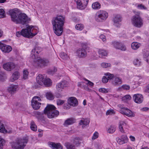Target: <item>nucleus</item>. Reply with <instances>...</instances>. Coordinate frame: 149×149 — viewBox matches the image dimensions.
Masks as SVG:
<instances>
[{
  "mask_svg": "<svg viewBox=\"0 0 149 149\" xmlns=\"http://www.w3.org/2000/svg\"><path fill=\"white\" fill-rule=\"evenodd\" d=\"M115 113V112L113 110H109L107 111L106 114L107 115H111Z\"/></svg>",
  "mask_w": 149,
  "mask_h": 149,
  "instance_id": "51",
  "label": "nucleus"
},
{
  "mask_svg": "<svg viewBox=\"0 0 149 149\" xmlns=\"http://www.w3.org/2000/svg\"><path fill=\"white\" fill-rule=\"evenodd\" d=\"M32 100L33 101H34L37 102H40L41 101V99L38 96H35L33 98H32Z\"/></svg>",
  "mask_w": 149,
  "mask_h": 149,
  "instance_id": "50",
  "label": "nucleus"
},
{
  "mask_svg": "<svg viewBox=\"0 0 149 149\" xmlns=\"http://www.w3.org/2000/svg\"><path fill=\"white\" fill-rule=\"evenodd\" d=\"M105 75L108 79H111L114 77L113 74H111L109 73L108 72L105 74Z\"/></svg>",
  "mask_w": 149,
  "mask_h": 149,
  "instance_id": "40",
  "label": "nucleus"
},
{
  "mask_svg": "<svg viewBox=\"0 0 149 149\" xmlns=\"http://www.w3.org/2000/svg\"><path fill=\"white\" fill-rule=\"evenodd\" d=\"M88 1V0H78L76 1L77 8L81 10L84 9L87 6Z\"/></svg>",
  "mask_w": 149,
  "mask_h": 149,
  "instance_id": "12",
  "label": "nucleus"
},
{
  "mask_svg": "<svg viewBox=\"0 0 149 149\" xmlns=\"http://www.w3.org/2000/svg\"><path fill=\"white\" fill-rule=\"evenodd\" d=\"M132 22L133 25L138 28H140L143 25V20L138 15L133 16Z\"/></svg>",
  "mask_w": 149,
  "mask_h": 149,
  "instance_id": "9",
  "label": "nucleus"
},
{
  "mask_svg": "<svg viewBox=\"0 0 149 149\" xmlns=\"http://www.w3.org/2000/svg\"><path fill=\"white\" fill-rule=\"evenodd\" d=\"M0 49L4 53H9L12 50L11 47L0 42Z\"/></svg>",
  "mask_w": 149,
  "mask_h": 149,
  "instance_id": "16",
  "label": "nucleus"
},
{
  "mask_svg": "<svg viewBox=\"0 0 149 149\" xmlns=\"http://www.w3.org/2000/svg\"><path fill=\"white\" fill-rule=\"evenodd\" d=\"M123 126H121V125H119V128L120 130V131L122 133H124V131L123 130Z\"/></svg>",
  "mask_w": 149,
  "mask_h": 149,
  "instance_id": "61",
  "label": "nucleus"
},
{
  "mask_svg": "<svg viewBox=\"0 0 149 149\" xmlns=\"http://www.w3.org/2000/svg\"><path fill=\"white\" fill-rule=\"evenodd\" d=\"M69 104L68 102V103L65 104L63 106V108L65 109H69L70 108V106L69 105Z\"/></svg>",
  "mask_w": 149,
  "mask_h": 149,
  "instance_id": "58",
  "label": "nucleus"
},
{
  "mask_svg": "<svg viewBox=\"0 0 149 149\" xmlns=\"http://www.w3.org/2000/svg\"><path fill=\"white\" fill-rule=\"evenodd\" d=\"M77 56L79 58H84L86 56L87 52L85 49L83 48H79L76 52Z\"/></svg>",
  "mask_w": 149,
  "mask_h": 149,
  "instance_id": "15",
  "label": "nucleus"
},
{
  "mask_svg": "<svg viewBox=\"0 0 149 149\" xmlns=\"http://www.w3.org/2000/svg\"><path fill=\"white\" fill-rule=\"evenodd\" d=\"M101 66L103 68H106L107 67H110L111 66V65L109 63H102L101 64Z\"/></svg>",
  "mask_w": 149,
  "mask_h": 149,
  "instance_id": "46",
  "label": "nucleus"
},
{
  "mask_svg": "<svg viewBox=\"0 0 149 149\" xmlns=\"http://www.w3.org/2000/svg\"><path fill=\"white\" fill-rule=\"evenodd\" d=\"M49 146L53 149H63V147L60 143H56L53 142H48Z\"/></svg>",
  "mask_w": 149,
  "mask_h": 149,
  "instance_id": "22",
  "label": "nucleus"
},
{
  "mask_svg": "<svg viewBox=\"0 0 149 149\" xmlns=\"http://www.w3.org/2000/svg\"><path fill=\"white\" fill-rule=\"evenodd\" d=\"M15 67L14 63L9 62L4 63L3 65V68L5 70L10 71L13 69Z\"/></svg>",
  "mask_w": 149,
  "mask_h": 149,
  "instance_id": "17",
  "label": "nucleus"
},
{
  "mask_svg": "<svg viewBox=\"0 0 149 149\" xmlns=\"http://www.w3.org/2000/svg\"><path fill=\"white\" fill-rule=\"evenodd\" d=\"M116 130V127L113 125H111L108 128L107 132L109 133H113Z\"/></svg>",
  "mask_w": 149,
  "mask_h": 149,
  "instance_id": "34",
  "label": "nucleus"
},
{
  "mask_svg": "<svg viewBox=\"0 0 149 149\" xmlns=\"http://www.w3.org/2000/svg\"><path fill=\"white\" fill-rule=\"evenodd\" d=\"M130 140L132 141H134L135 140V138L132 136H130Z\"/></svg>",
  "mask_w": 149,
  "mask_h": 149,
  "instance_id": "64",
  "label": "nucleus"
},
{
  "mask_svg": "<svg viewBox=\"0 0 149 149\" xmlns=\"http://www.w3.org/2000/svg\"><path fill=\"white\" fill-rule=\"evenodd\" d=\"M75 122V120L72 118H70L67 119L65 121L64 125L67 126L68 125H71Z\"/></svg>",
  "mask_w": 149,
  "mask_h": 149,
  "instance_id": "28",
  "label": "nucleus"
},
{
  "mask_svg": "<svg viewBox=\"0 0 149 149\" xmlns=\"http://www.w3.org/2000/svg\"><path fill=\"white\" fill-rule=\"evenodd\" d=\"M28 141V139L26 137L18 138L15 142L12 143L11 146L14 149H24Z\"/></svg>",
  "mask_w": 149,
  "mask_h": 149,
  "instance_id": "5",
  "label": "nucleus"
},
{
  "mask_svg": "<svg viewBox=\"0 0 149 149\" xmlns=\"http://www.w3.org/2000/svg\"><path fill=\"white\" fill-rule=\"evenodd\" d=\"M90 121L87 119H85L83 120H80L79 124L80 125H83V127H85L88 125Z\"/></svg>",
  "mask_w": 149,
  "mask_h": 149,
  "instance_id": "32",
  "label": "nucleus"
},
{
  "mask_svg": "<svg viewBox=\"0 0 149 149\" xmlns=\"http://www.w3.org/2000/svg\"><path fill=\"white\" fill-rule=\"evenodd\" d=\"M42 50V49L40 47L36 46L31 51L32 53H34L32 57L33 58H35L33 60V65L36 67H42L47 65L49 63V61L47 59L45 58H42L40 57H37V58H36L35 56L36 54H38Z\"/></svg>",
  "mask_w": 149,
  "mask_h": 149,
  "instance_id": "3",
  "label": "nucleus"
},
{
  "mask_svg": "<svg viewBox=\"0 0 149 149\" xmlns=\"http://www.w3.org/2000/svg\"><path fill=\"white\" fill-rule=\"evenodd\" d=\"M121 17L120 15H116L113 19L114 25L117 27H119V23L121 21Z\"/></svg>",
  "mask_w": 149,
  "mask_h": 149,
  "instance_id": "23",
  "label": "nucleus"
},
{
  "mask_svg": "<svg viewBox=\"0 0 149 149\" xmlns=\"http://www.w3.org/2000/svg\"><path fill=\"white\" fill-rule=\"evenodd\" d=\"M19 76L20 74L19 72L17 71H15L13 74L10 78V81L12 82H13L15 80H17L19 78Z\"/></svg>",
  "mask_w": 149,
  "mask_h": 149,
  "instance_id": "26",
  "label": "nucleus"
},
{
  "mask_svg": "<svg viewBox=\"0 0 149 149\" xmlns=\"http://www.w3.org/2000/svg\"><path fill=\"white\" fill-rule=\"evenodd\" d=\"M112 44L113 46L116 49L124 51L126 50V47L121 42L114 41L112 42Z\"/></svg>",
  "mask_w": 149,
  "mask_h": 149,
  "instance_id": "14",
  "label": "nucleus"
},
{
  "mask_svg": "<svg viewBox=\"0 0 149 149\" xmlns=\"http://www.w3.org/2000/svg\"><path fill=\"white\" fill-rule=\"evenodd\" d=\"M56 109L54 105L48 104L44 109V113L49 118L57 117L59 115V112Z\"/></svg>",
  "mask_w": 149,
  "mask_h": 149,
  "instance_id": "4",
  "label": "nucleus"
},
{
  "mask_svg": "<svg viewBox=\"0 0 149 149\" xmlns=\"http://www.w3.org/2000/svg\"><path fill=\"white\" fill-rule=\"evenodd\" d=\"M81 46L82 47V48L87 49L88 48V44L87 43H82Z\"/></svg>",
  "mask_w": 149,
  "mask_h": 149,
  "instance_id": "55",
  "label": "nucleus"
},
{
  "mask_svg": "<svg viewBox=\"0 0 149 149\" xmlns=\"http://www.w3.org/2000/svg\"><path fill=\"white\" fill-rule=\"evenodd\" d=\"M84 28V26L81 24H77L75 26V28L79 30H81Z\"/></svg>",
  "mask_w": 149,
  "mask_h": 149,
  "instance_id": "41",
  "label": "nucleus"
},
{
  "mask_svg": "<svg viewBox=\"0 0 149 149\" xmlns=\"http://www.w3.org/2000/svg\"><path fill=\"white\" fill-rule=\"evenodd\" d=\"M134 64L137 66H139L141 64V61L138 59H135L133 62Z\"/></svg>",
  "mask_w": 149,
  "mask_h": 149,
  "instance_id": "42",
  "label": "nucleus"
},
{
  "mask_svg": "<svg viewBox=\"0 0 149 149\" xmlns=\"http://www.w3.org/2000/svg\"><path fill=\"white\" fill-rule=\"evenodd\" d=\"M82 141V139L79 137H76L74 140L73 143L76 146H78Z\"/></svg>",
  "mask_w": 149,
  "mask_h": 149,
  "instance_id": "29",
  "label": "nucleus"
},
{
  "mask_svg": "<svg viewBox=\"0 0 149 149\" xmlns=\"http://www.w3.org/2000/svg\"><path fill=\"white\" fill-rule=\"evenodd\" d=\"M36 80L38 84L41 86L44 85L49 86L52 84L51 80L49 78H45L43 76L40 74L36 77Z\"/></svg>",
  "mask_w": 149,
  "mask_h": 149,
  "instance_id": "7",
  "label": "nucleus"
},
{
  "mask_svg": "<svg viewBox=\"0 0 149 149\" xmlns=\"http://www.w3.org/2000/svg\"><path fill=\"white\" fill-rule=\"evenodd\" d=\"M68 82L66 81H62L56 85V88L58 91L61 92L62 91L61 89H63L68 86Z\"/></svg>",
  "mask_w": 149,
  "mask_h": 149,
  "instance_id": "20",
  "label": "nucleus"
},
{
  "mask_svg": "<svg viewBox=\"0 0 149 149\" xmlns=\"http://www.w3.org/2000/svg\"><path fill=\"white\" fill-rule=\"evenodd\" d=\"M131 99V97L130 95H125L122 98V100L123 101H125L127 100H130Z\"/></svg>",
  "mask_w": 149,
  "mask_h": 149,
  "instance_id": "47",
  "label": "nucleus"
},
{
  "mask_svg": "<svg viewBox=\"0 0 149 149\" xmlns=\"http://www.w3.org/2000/svg\"><path fill=\"white\" fill-rule=\"evenodd\" d=\"M133 98L134 101L137 103H141L143 101V97L141 94H137L134 95Z\"/></svg>",
  "mask_w": 149,
  "mask_h": 149,
  "instance_id": "18",
  "label": "nucleus"
},
{
  "mask_svg": "<svg viewBox=\"0 0 149 149\" xmlns=\"http://www.w3.org/2000/svg\"><path fill=\"white\" fill-rule=\"evenodd\" d=\"M119 125H121L122 126L124 127V126L126 125V124L125 122L123 121H120L119 122Z\"/></svg>",
  "mask_w": 149,
  "mask_h": 149,
  "instance_id": "62",
  "label": "nucleus"
},
{
  "mask_svg": "<svg viewBox=\"0 0 149 149\" xmlns=\"http://www.w3.org/2000/svg\"><path fill=\"white\" fill-rule=\"evenodd\" d=\"M64 146L67 149H76L75 146L73 144L69 142H66L64 144Z\"/></svg>",
  "mask_w": 149,
  "mask_h": 149,
  "instance_id": "31",
  "label": "nucleus"
},
{
  "mask_svg": "<svg viewBox=\"0 0 149 149\" xmlns=\"http://www.w3.org/2000/svg\"><path fill=\"white\" fill-rule=\"evenodd\" d=\"M12 21L17 24H26L28 21V17L24 13H19L18 9L15 8L8 11Z\"/></svg>",
  "mask_w": 149,
  "mask_h": 149,
  "instance_id": "1",
  "label": "nucleus"
},
{
  "mask_svg": "<svg viewBox=\"0 0 149 149\" xmlns=\"http://www.w3.org/2000/svg\"><path fill=\"white\" fill-rule=\"evenodd\" d=\"M33 114H34V116L36 117L39 121L43 123L45 122V118L44 116V114H45L44 113V110L43 112L34 111Z\"/></svg>",
  "mask_w": 149,
  "mask_h": 149,
  "instance_id": "11",
  "label": "nucleus"
},
{
  "mask_svg": "<svg viewBox=\"0 0 149 149\" xmlns=\"http://www.w3.org/2000/svg\"><path fill=\"white\" fill-rule=\"evenodd\" d=\"M116 140L118 143L120 145L126 143L128 141V139L127 136L124 135H122L120 138H116Z\"/></svg>",
  "mask_w": 149,
  "mask_h": 149,
  "instance_id": "19",
  "label": "nucleus"
},
{
  "mask_svg": "<svg viewBox=\"0 0 149 149\" xmlns=\"http://www.w3.org/2000/svg\"><path fill=\"white\" fill-rule=\"evenodd\" d=\"M98 53L100 55H101L102 56H107V52L104 49H99Z\"/></svg>",
  "mask_w": 149,
  "mask_h": 149,
  "instance_id": "38",
  "label": "nucleus"
},
{
  "mask_svg": "<svg viewBox=\"0 0 149 149\" xmlns=\"http://www.w3.org/2000/svg\"><path fill=\"white\" fill-rule=\"evenodd\" d=\"M145 91L147 93H149V85H148L145 89Z\"/></svg>",
  "mask_w": 149,
  "mask_h": 149,
  "instance_id": "63",
  "label": "nucleus"
},
{
  "mask_svg": "<svg viewBox=\"0 0 149 149\" xmlns=\"http://www.w3.org/2000/svg\"><path fill=\"white\" fill-rule=\"evenodd\" d=\"M122 87L124 90H129L130 88V86L126 84L123 85L122 86Z\"/></svg>",
  "mask_w": 149,
  "mask_h": 149,
  "instance_id": "54",
  "label": "nucleus"
},
{
  "mask_svg": "<svg viewBox=\"0 0 149 149\" xmlns=\"http://www.w3.org/2000/svg\"><path fill=\"white\" fill-rule=\"evenodd\" d=\"M99 91L100 92H101L103 93H106L108 92L107 90L104 88H100L99 89Z\"/></svg>",
  "mask_w": 149,
  "mask_h": 149,
  "instance_id": "52",
  "label": "nucleus"
},
{
  "mask_svg": "<svg viewBox=\"0 0 149 149\" xmlns=\"http://www.w3.org/2000/svg\"><path fill=\"white\" fill-rule=\"evenodd\" d=\"M100 39H102V41L105 42H106V38L105 36L103 34H101V35L100 36Z\"/></svg>",
  "mask_w": 149,
  "mask_h": 149,
  "instance_id": "56",
  "label": "nucleus"
},
{
  "mask_svg": "<svg viewBox=\"0 0 149 149\" xmlns=\"http://www.w3.org/2000/svg\"><path fill=\"white\" fill-rule=\"evenodd\" d=\"M18 86L15 85H11L8 88V90L11 94H13L17 90Z\"/></svg>",
  "mask_w": 149,
  "mask_h": 149,
  "instance_id": "27",
  "label": "nucleus"
},
{
  "mask_svg": "<svg viewBox=\"0 0 149 149\" xmlns=\"http://www.w3.org/2000/svg\"><path fill=\"white\" fill-rule=\"evenodd\" d=\"M30 128L32 130L36 131L37 130V127L33 121H32L31 123Z\"/></svg>",
  "mask_w": 149,
  "mask_h": 149,
  "instance_id": "36",
  "label": "nucleus"
},
{
  "mask_svg": "<svg viewBox=\"0 0 149 149\" xmlns=\"http://www.w3.org/2000/svg\"><path fill=\"white\" fill-rule=\"evenodd\" d=\"M98 133L97 132H95L94 133L93 136L92 137V139L93 140H94L97 138L98 137Z\"/></svg>",
  "mask_w": 149,
  "mask_h": 149,
  "instance_id": "53",
  "label": "nucleus"
},
{
  "mask_svg": "<svg viewBox=\"0 0 149 149\" xmlns=\"http://www.w3.org/2000/svg\"><path fill=\"white\" fill-rule=\"evenodd\" d=\"M112 83L114 86H118L122 84V80L120 77H114L113 79Z\"/></svg>",
  "mask_w": 149,
  "mask_h": 149,
  "instance_id": "24",
  "label": "nucleus"
},
{
  "mask_svg": "<svg viewBox=\"0 0 149 149\" xmlns=\"http://www.w3.org/2000/svg\"><path fill=\"white\" fill-rule=\"evenodd\" d=\"M5 143L4 140L0 137V149H2V146Z\"/></svg>",
  "mask_w": 149,
  "mask_h": 149,
  "instance_id": "49",
  "label": "nucleus"
},
{
  "mask_svg": "<svg viewBox=\"0 0 149 149\" xmlns=\"http://www.w3.org/2000/svg\"><path fill=\"white\" fill-rule=\"evenodd\" d=\"M92 7L93 9L97 10L100 8L101 5L100 3L98 2H96L93 3Z\"/></svg>",
  "mask_w": 149,
  "mask_h": 149,
  "instance_id": "30",
  "label": "nucleus"
},
{
  "mask_svg": "<svg viewBox=\"0 0 149 149\" xmlns=\"http://www.w3.org/2000/svg\"><path fill=\"white\" fill-rule=\"evenodd\" d=\"M140 45L139 43L136 42H134L132 43L131 47L133 49L136 50L140 47Z\"/></svg>",
  "mask_w": 149,
  "mask_h": 149,
  "instance_id": "33",
  "label": "nucleus"
},
{
  "mask_svg": "<svg viewBox=\"0 0 149 149\" xmlns=\"http://www.w3.org/2000/svg\"><path fill=\"white\" fill-rule=\"evenodd\" d=\"M65 102V100L60 99H58L56 101L57 104L58 105H61L63 104Z\"/></svg>",
  "mask_w": 149,
  "mask_h": 149,
  "instance_id": "48",
  "label": "nucleus"
},
{
  "mask_svg": "<svg viewBox=\"0 0 149 149\" xmlns=\"http://www.w3.org/2000/svg\"><path fill=\"white\" fill-rule=\"evenodd\" d=\"M68 102L70 106L73 107L77 106L78 104V101L75 97H71L68 100Z\"/></svg>",
  "mask_w": 149,
  "mask_h": 149,
  "instance_id": "21",
  "label": "nucleus"
},
{
  "mask_svg": "<svg viewBox=\"0 0 149 149\" xmlns=\"http://www.w3.org/2000/svg\"><path fill=\"white\" fill-rule=\"evenodd\" d=\"M31 105L33 108L35 110H37L39 109L40 107L41 103L38 102L31 100Z\"/></svg>",
  "mask_w": 149,
  "mask_h": 149,
  "instance_id": "25",
  "label": "nucleus"
},
{
  "mask_svg": "<svg viewBox=\"0 0 149 149\" xmlns=\"http://www.w3.org/2000/svg\"><path fill=\"white\" fill-rule=\"evenodd\" d=\"M138 7L139 9H146V8L142 4L138 5Z\"/></svg>",
  "mask_w": 149,
  "mask_h": 149,
  "instance_id": "57",
  "label": "nucleus"
},
{
  "mask_svg": "<svg viewBox=\"0 0 149 149\" xmlns=\"http://www.w3.org/2000/svg\"><path fill=\"white\" fill-rule=\"evenodd\" d=\"M46 95L47 99L48 100H52L54 99L53 95L51 93H47Z\"/></svg>",
  "mask_w": 149,
  "mask_h": 149,
  "instance_id": "39",
  "label": "nucleus"
},
{
  "mask_svg": "<svg viewBox=\"0 0 149 149\" xmlns=\"http://www.w3.org/2000/svg\"><path fill=\"white\" fill-rule=\"evenodd\" d=\"M65 23V17L62 15H57L53 18L52 20L53 28L57 36H60L62 34Z\"/></svg>",
  "mask_w": 149,
  "mask_h": 149,
  "instance_id": "2",
  "label": "nucleus"
},
{
  "mask_svg": "<svg viewBox=\"0 0 149 149\" xmlns=\"http://www.w3.org/2000/svg\"><path fill=\"white\" fill-rule=\"evenodd\" d=\"M108 15V13L106 11L100 10L96 13L95 19L97 22H102L107 18Z\"/></svg>",
  "mask_w": 149,
  "mask_h": 149,
  "instance_id": "8",
  "label": "nucleus"
},
{
  "mask_svg": "<svg viewBox=\"0 0 149 149\" xmlns=\"http://www.w3.org/2000/svg\"><path fill=\"white\" fill-rule=\"evenodd\" d=\"M143 58L145 61L149 64V52H146L144 54Z\"/></svg>",
  "mask_w": 149,
  "mask_h": 149,
  "instance_id": "35",
  "label": "nucleus"
},
{
  "mask_svg": "<svg viewBox=\"0 0 149 149\" xmlns=\"http://www.w3.org/2000/svg\"><path fill=\"white\" fill-rule=\"evenodd\" d=\"M106 77V76L103 77L102 79V81L103 83H106L109 80Z\"/></svg>",
  "mask_w": 149,
  "mask_h": 149,
  "instance_id": "59",
  "label": "nucleus"
},
{
  "mask_svg": "<svg viewBox=\"0 0 149 149\" xmlns=\"http://www.w3.org/2000/svg\"><path fill=\"white\" fill-rule=\"evenodd\" d=\"M7 131L6 130L4 125L0 122V132L3 133H7Z\"/></svg>",
  "mask_w": 149,
  "mask_h": 149,
  "instance_id": "37",
  "label": "nucleus"
},
{
  "mask_svg": "<svg viewBox=\"0 0 149 149\" xmlns=\"http://www.w3.org/2000/svg\"><path fill=\"white\" fill-rule=\"evenodd\" d=\"M122 109L120 110V112L130 117H134L135 116L134 113L131 110L127 108L123 107L122 108Z\"/></svg>",
  "mask_w": 149,
  "mask_h": 149,
  "instance_id": "13",
  "label": "nucleus"
},
{
  "mask_svg": "<svg viewBox=\"0 0 149 149\" xmlns=\"http://www.w3.org/2000/svg\"><path fill=\"white\" fill-rule=\"evenodd\" d=\"M61 57L63 59L66 60L68 58L67 55L64 52H61L60 54Z\"/></svg>",
  "mask_w": 149,
  "mask_h": 149,
  "instance_id": "43",
  "label": "nucleus"
},
{
  "mask_svg": "<svg viewBox=\"0 0 149 149\" xmlns=\"http://www.w3.org/2000/svg\"><path fill=\"white\" fill-rule=\"evenodd\" d=\"M6 16L5 12L3 9H0V18H3Z\"/></svg>",
  "mask_w": 149,
  "mask_h": 149,
  "instance_id": "44",
  "label": "nucleus"
},
{
  "mask_svg": "<svg viewBox=\"0 0 149 149\" xmlns=\"http://www.w3.org/2000/svg\"><path fill=\"white\" fill-rule=\"evenodd\" d=\"M28 141V139L26 137L18 138L15 142L12 143L11 146L14 149H24Z\"/></svg>",
  "mask_w": 149,
  "mask_h": 149,
  "instance_id": "6",
  "label": "nucleus"
},
{
  "mask_svg": "<svg viewBox=\"0 0 149 149\" xmlns=\"http://www.w3.org/2000/svg\"><path fill=\"white\" fill-rule=\"evenodd\" d=\"M33 26H29L26 29H23L22 30V36L29 38H31L35 36L37 33H33L31 32V29Z\"/></svg>",
  "mask_w": 149,
  "mask_h": 149,
  "instance_id": "10",
  "label": "nucleus"
},
{
  "mask_svg": "<svg viewBox=\"0 0 149 149\" xmlns=\"http://www.w3.org/2000/svg\"><path fill=\"white\" fill-rule=\"evenodd\" d=\"M22 32L18 31L16 33V35L18 37H20L21 36H22Z\"/></svg>",
  "mask_w": 149,
  "mask_h": 149,
  "instance_id": "60",
  "label": "nucleus"
},
{
  "mask_svg": "<svg viewBox=\"0 0 149 149\" xmlns=\"http://www.w3.org/2000/svg\"><path fill=\"white\" fill-rule=\"evenodd\" d=\"M23 78L26 79L28 78L29 72L27 70H24L23 71Z\"/></svg>",
  "mask_w": 149,
  "mask_h": 149,
  "instance_id": "45",
  "label": "nucleus"
}]
</instances>
